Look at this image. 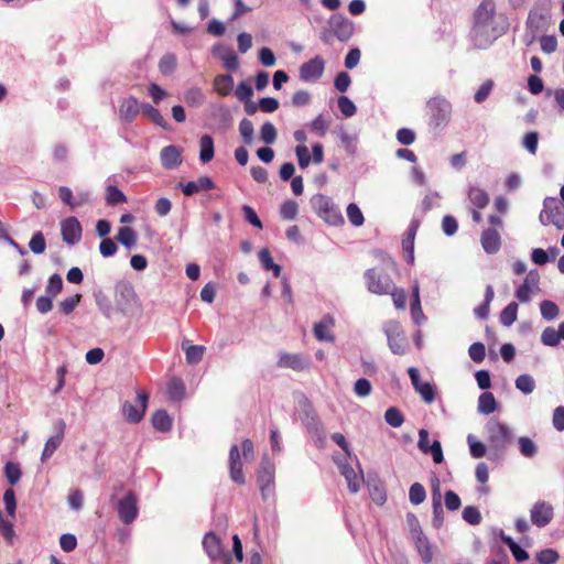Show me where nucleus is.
Segmentation results:
<instances>
[{
    "mask_svg": "<svg viewBox=\"0 0 564 564\" xmlns=\"http://www.w3.org/2000/svg\"><path fill=\"white\" fill-rule=\"evenodd\" d=\"M520 453L524 457H533L538 453L536 444L527 436H521L518 440Z\"/></svg>",
    "mask_w": 564,
    "mask_h": 564,
    "instance_id": "obj_45",
    "label": "nucleus"
},
{
    "mask_svg": "<svg viewBox=\"0 0 564 564\" xmlns=\"http://www.w3.org/2000/svg\"><path fill=\"white\" fill-rule=\"evenodd\" d=\"M518 316V304L516 302L509 303L500 313V323L503 326H511Z\"/></svg>",
    "mask_w": 564,
    "mask_h": 564,
    "instance_id": "obj_36",
    "label": "nucleus"
},
{
    "mask_svg": "<svg viewBox=\"0 0 564 564\" xmlns=\"http://www.w3.org/2000/svg\"><path fill=\"white\" fill-rule=\"evenodd\" d=\"M141 111V105L134 97L126 98L119 109V116L122 120L131 122Z\"/></svg>",
    "mask_w": 564,
    "mask_h": 564,
    "instance_id": "obj_28",
    "label": "nucleus"
},
{
    "mask_svg": "<svg viewBox=\"0 0 564 564\" xmlns=\"http://www.w3.org/2000/svg\"><path fill=\"white\" fill-rule=\"evenodd\" d=\"M336 463L340 474L347 481L349 491L352 494L358 492L361 485L364 484V474L360 465L357 463L355 468L341 459H336Z\"/></svg>",
    "mask_w": 564,
    "mask_h": 564,
    "instance_id": "obj_12",
    "label": "nucleus"
},
{
    "mask_svg": "<svg viewBox=\"0 0 564 564\" xmlns=\"http://www.w3.org/2000/svg\"><path fill=\"white\" fill-rule=\"evenodd\" d=\"M257 481L263 499H268L274 488V465L267 455L262 457Z\"/></svg>",
    "mask_w": 564,
    "mask_h": 564,
    "instance_id": "obj_9",
    "label": "nucleus"
},
{
    "mask_svg": "<svg viewBox=\"0 0 564 564\" xmlns=\"http://www.w3.org/2000/svg\"><path fill=\"white\" fill-rule=\"evenodd\" d=\"M239 133L241 135L243 143L250 145L253 142V123L249 119L243 118L239 122Z\"/></svg>",
    "mask_w": 564,
    "mask_h": 564,
    "instance_id": "obj_42",
    "label": "nucleus"
},
{
    "mask_svg": "<svg viewBox=\"0 0 564 564\" xmlns=\"http://www.w3.org/2000/svg\"><path fill=\"white\" fill-rule=\"evenodd\" d=\"M57 432L55 435L51 436L45 445L44 449L42 452L41 460L46 462L48 458L52 457L54 452L61 446L63 438H64V431L66 427V424L63 420H58L56 423Z\"/></svg>",
    "mask_w": 564,
    "mask_h": 564,
    "instance_id": "obj_20",
    "label": "nucleus"
},
{
    "mask_svg": "<svg viewBox=\"0 0 564 564\" xmlns=\"http://www.w3.org/2000/svg\"><path fill=\"white\" fill-rule=\"evenodd\" d=\"M199 160L202 163H208L213 160L215 151H214V141L213 138L208 134H205L200 138L199 141Z\"/></svg>",
    "mask_w": 564,
    "mask_h": 564,
    "instance_id": "obj_30",
    "label": "nucleus"
},
{
    "mask_svg": "<svg viewBox=\"0 0 564 564\" xmlns=\"http://www.w3.org/2000/svg\"><path fill=\"white\" fill-rule=\"evenodd\" d=\"M540 291V274L538 270H530L521 285L514 292V296L521 303H529L532 295Z\"/></svg>",
    "mask_w": 564,
    "mask_h": 564,
    "instance_id": "obj_11",
    "label": "nucleus"
},
{
    "mask_svg": "<svg viewBox=\"0 0 564 564\" xmlns=\"http://www.w3.org/2000/svg\"><path fill=\"white\" fill-rule=\"evenodd\" d=\"M229 468L230 478L237 484L245 482V476L242 473V465L240 462V453L238 445H232L229 452Z\"/></svg>",
    "mask_w": 564,
    "mask_h": 564,
    "instance_id": "obj_23",
    "label": "nucleus"
},
{
    "mask_svg": "<svg viewBox=\"0 0 564 564\" xmlns=\"http://www.w3.org/2000/svg\"><path fill=\"white\" fill-rule=\"evenodd\" d=\"M215 187L213 180L208 176H202L197 181L187 182L181 184V188L184 195L192 196L199 191H209Z\"/></svg>",
    "mask_w": 564,
    "mask_h": 564,
    "instance_id": "obj_26",
    "label": "nucleus"
},
{
    "mask_svg": "<svg viewBox=\"0 0 564 564\" xmlns=\"http://www.w3.org/2000/svg\"><path fill=\"white\" fill-rule=\"evenodd\" d=\"M367 289L375 294H389L394 286L393 281L388 274H383L376 269H369L365 273Z\"/></svg>",
    "mask_w": 564,
    "mask_h": 564,
    "instance_id": "obj_7",
    "label": "nucleus"
},
{
    "mask_svg": "<svg viewBox=\"0 0 564 564\" xmlns=\"http://www.w3.org/2000/svg\"><path fill=\"white\" fill-rule=\"evenodd\" d=\"M347 217H348L349 221L351 223V225H354L356 227L361 226L365 221V218H364V215H362L360 208L355 203H350L347 206Z\"/></svg>",
    "mask_w": 564,
    "mask_h": 564,
    "instance_id": "obj_55",
    "label": "nucleus"
},
{
    "mask_svg": "<svg viewBox=\"0 0 564 564\" xmlns=\"http://www.w3.org/2000/svg\"><path fill=\"white\" fill-rule=\"evenodd\" d=\"M469 357L473 361L482 362L486 356V348L482 343H474L468 349Z\"/></svg>",
    "mask_w": 564,
    "mask_h": 564,
    "instance_id": "obj_59",
    "label": "nucleus"
},
{
    "mask_svg": "<svg viewBox=\"0 0 564 564\" xmlns=\"http://www.w3.org/2000/svg\"><path fill=\"white\" fill-rule=\"evenodd\" d=\"M408 373L414 390L420 393L426 403H432L435 400V390L433 384L422 382L420 379V372L415 367H410L408 369Z\"/></svg>",
    "mask_w": 564,
    "mask_h": 564,
    "instance_id": "obj_18",
    "label": "nucleus"
},
{
    "mask_svg": "<svg viewBox=\"0 0 564 564\" xmlns=\"http://www.w3.org/2000/svg\"><path fill=\"white\" fill-rule=\"evenodd\" d=\"M426 498V491L423 485L414 482L411 485L409 490V500L411 503L417 506L421 505Z\"/></svg>",
    "mask_w": 564,
    "mask_h": 564,
    "instance_id": "obj_44",
    "label": "nucleus"
},
{
    "mask_svg": "<svg viewBox=\"0 0 564 564\" xmlns=\"http://www.w3.org/2000/svg\"><path fill=\"white\" fill-rule=\"evenodd\" d=\"M384 333L390 350L395 355H404L406 352V337L401 325L398 322L390 321L384 325Z\"/></svg>",
    "mask_w": 564,
    "mask_h": 564,
    "instance_id": "obj_8",
    "label": "nucleus"
},
{
    "mask_svg": "<svg viewBox=\"0 0 564 564\" xmlns=\"http://www.w3.org/2000/svg\"><path fill=\"white\" fill-rule=\"evenodd\" d=\"M553 516L552 505L543 500L535 502L530 510L531 522L539 528L546 527L552 521Z\"/></svg>",
    "mask_w": 564,
    "mask_h": 564,
    "instance_id": "obj_16",
    "label": "nucleus"
},
{
    "mask_svg": "<svg viewBox=\"0 0 564 564\" xmlns=\"http://www.w3.org/2000/svg\"><path fill=\"white\" fill-rule=\"evenodd\" d=\"M278 366L280 368H289L295 371H302L310 368L311 359L301 354L282 352L280 355Z\"/></svg>",
    "mask_w": 564,
    "mask_h": 564,
    "instance_id": "obj_19",
    "label": "nucleus"
},
{
    "mask_svg": "<svg viewBox=\"0 0 564 564\" xmlns=\"http://www.w3.org/2000/svg\"><path fill=\"white\" fill-rule=\"evenodd\" d=\"M148 394L143 391H138L135 404L126 401L122 404V414L129 423H139L145 413L148 405Z\"/></svg>",
    "mask_w": 564,
    "mask_h": 564,
    "instance_id": "obj_10",
    "label": "nucleus"
},
{
    "mask_svg": "<svg viewBox=\"0 0 564 564\" xmlns=\"http://www.w3.org/2000/svg\"><path fill=\"white\" fill-rule=\"evenodd\" d=\"M338 108L339 110L341 111V113L345 116V117H352L357 109H356V106L355 104L346 96H340L338 98Z\"/></svg>",
    "mask_w": 564,
    "mask_h": 564,
    "instance_id": "obj_61",
    "label": "nucleus"
},
{
    "mask_svg": "<svg viewBox=\"0 0 564 564\" xmlns=\"http://www.w3.org/2000/svg\"><path fill=\"white\" fill-rule=\"evenodd\" d=\"M29 247L31 251L35 254H42L45 251L46 242L42 231H36L33 234L29 242Z\"/></svg>",
    "mask_w": 564,
    "mask_h": 564,
    "instance_id": "obj_49",
    "label": "nucleus"
},
{
    "mask_svg": "<svg viewBox=\"0 0 564 564\" xmlns=\"http://www.w3.org/2000/svg\"><path fill=\"white\" fill-rule=\"evenodd\" d=\"M141 111L159 127H162L164 129L167 128L166 120L163 118L160 111L153 106L149 104H142Z\"/></svg>",
    "mask_w": 564,
    "mask_h": 564,
    "instance_id": "obj_37",
    "label": "nucleus"
},
{
    "mask_svg": "<svg viewBox=\"0 0 564 564\" xmlns=\"http://www.w3.org/2000/svg\"><path fill=\"white\" fill-rule=\"evenodd\" d=\"M83 228L76 217H67L61 221L63 241L69 246L78 243L82 239Z\"/></svg>",
    "mask_w": 564,
    "mask_h": 564,
    "instance_id": "obj_15",
    "label": "nucleus"
},
{
    "mask_svg": "<svg viewBox=\"0 0 564 564\" xmlns=\"http://www.w3.org/2000/svg\"><path fill=\"white\" fill-rule=\"evenodd\" d=\"M541 315L546 321H552L558 315L557 305L549 300L542 301L540 304Z\"/></svg>",
    "mask_w": 564,
    "mask_h": 564,
    "instance_id": "obj_51",
    "label": "nucleus"
},
{
    "mask_svg": "<svg viewBox=\"0 0 564 564\" xmlns=\"http://www.w3.org/2000/svg\"><path fill=\"white\" fill-rule=\"evenodd\" d=\"M467 197L470 204L477 209H484L489 203L488 193L477 186H470L468 188Z\"/></svg>",
    "mask_w": 564,
    "mask_h": 564,
    "instance_id": "obj_29",
    "label": "nucleus"
},
{
    "mask_svg": "<svg viewBox=\"0 0 564 564\" xmlns=\"http://www.w3.org/2000/svg\"><path fill=\"white\" fill-rule=\"evenodd\" d=\"M497 409V402L491 392H484L478 399V411L482 414H491Z\"/></svg>",
    "mask_w": 564,
    "mask_h": 564,
    "instance_id": "obj_32",
    "label": "nucleus"
},
{
    "mask_svg": "<svg viewBox=\"0 0 564 564\" xmlns=\"http://www.w3.org/2000/svg\"><path fill=\"white\" fill-rule=\"evenodd\" d=\"M313 210L321 217L325 223L332 226H338L344 223V218L339 208L333 203V200L323 194L314 195L311 200Z\"/></svg>",
    "mask_w": 564,
    "mask_h": 564,
    "instance_id": "obj_3",
    "label": "nucleus"
},
{
    "mask_svg": "<svg viewBox=\"0 0 564 564\" xmlns=\"http://www.w3.org/2000/svg\"><path fill=\"white\" fill-rule=\"evenodd\" d=\"M160 159L161 164L167 170L175 169L182 163L181 151L175 145L164 147L161 150Z\"/></svg>",
    "mask_w": 564,
    "mask_h": 564,
    "instance_id": "obj_25",
    "label": "nucleus"
},
{
    "mask_svg": "<svg viewBox=\"0 0 564 564\" xmlns=\"http://www.w3.org/2000/svg\"><path fill=\"white\" fill-rule=\"evenodd\" d=\"M119 519L126 523H132L139 513L137 505V496L134 492L129 491L122 499L117 503Z\"/></svg>",
    "mask_w": 564,
    "mask_h": 564,
    "instance_id": "obj_13",
    "label": "nucleus"
},
{
    "mask_svg": "<svg viewBox=\"0 0 564 564\" xmlns=\"http://www.w3.org/2000/svg\"><path fill=\"white\" fill-rule=\"evenodd\" d=\"M411 540L413 541L422 562L424 564H430L433 560L434 547L431 544L429 538L424 534V532H422L411 536Z\"/></svg>",
    "mask_w": 564,
    "mask_h": 564,
    "instance_id": "obj_21",
    "label": "nucleus"
},
{
    "mask_svg": "<svg viewBox=\"0 0 564 564\" xmlns=\"http://www.w3.org/2000/svg\"><path fill=\"white\" fill-rule=\"evenodd\" d=\"M184 101L189 107H199L205 101V95L200 88L192 87L185 91Z\"/></svg>",
    "mask_w": 564,
    "mask_h": 564,
    "instance_id": "obj_35",
    "label": "nucleus"
},
{
    "mask_svg": "<svg viewBox=\"0 0 564 564\" xmlns=\"http://www.w3.org/2000/svg\"><path fill=\"white\" fill-rule=\"evenodd\" d=\"M481 246L489 254H495L501 246L500 235L496 229H486L481 235Z\"/></svg>",
    "mask_w": 564,
    "mask_h": 564,
    "instance_id": "obj_27",
    "label": "nucleus"
},
{
    "mask_svg": "<svg viewBox=\"0 0 564 564\" xmlns=\"http://www.w3.org/2000/svg\"><path fill=\"white\" fill-rule=\"evenodd\" d=\"M339 140L348 154L352 155L356 153L358 143V138L356 134H350L347 131L341 130L339 132Z\"/></svg>",
    "mask_w": 564,
    "mask_h": 564,
    "instance_id": "obj_39",
    "label": "nucleus"
},
{
    "mask_svg": "<svg viewBox=\"0 0 564 564\" xmlns=\"http://www.w3.org/2000/svg\"><path fill=\"white\" fill-rule=\"evenodd\" d=\"M4 474L10 485H15L21 478V469L19 464L9 462L4 466Z\"/></svg>",
    "mask_w": 564,
    "mask_h": 564,
    "instance_id": "obj_54",
    "label": "nucleus"
},
{
    "mask_svg": "<svg viewBox=\"0 0 564 564\" xmlns=\"http://www.w3.org/2000/svg\"><path fill=\"white\" fill-rule=\"evenodd\" d=\"M152 424L155 430L166 432L172 426V420L164 410H159L152 415Z\"/></svg>",
    "mask_w": 564,
    "mask_h": 564,
    "instance_id": "obj_34",
    "label": "nucleus"
},
{
    "mask_svg": "<svg viewBox=\"0 0 564 564\" xmlns=\"http://www.w3.org/2000/svg\"><path fill=\"white\" fill-rule=\"evenodd\" d=\"M203 546L212 560H217L224 556L221 541L214 532H208L205 534L203 539Z\"/></svg>",
    "mask_w": 564,
    "mask_h": 564,
    "instance_id": "obj_24",
    "label": "nucleus"
},
{
    "mask_svg": "<svg viewBox=\"0 0 564 564\" xmlns=\"http://www.w3.org/2000/svg\"><path fill=\"white\" fill-rule=\"evenodd\" d=\"M215 90L221 95L227 96L232 91L234 88V78L231 75L223 74L218 75L214 79Z\"/></svg>",
    "mask_w": 564,
    "mask_h": 564,
    "instance_id": "obj_31",
    "label": "nucleus"
},
{
    "mask_svg": "<svg viewBox=\"0 0 564 564\" xmlns=\"http://www.w3.org/2000/svg\"><path fill=\"white\" fill-rule=\"evenodd\" d=\"M325 69V62L321 56L305 62L300 67V78L303 82H315L322 77Z\"/></svg>",
    "mask_w": 564,
    "mask_h": 564,
    "instance_id": "obj_17",
    "label": "nucleus"
},
{
    "mask_svg": "<svg viewBox=\"0 0 564 564\" xmlns=\"http://www.w3.org/2000/svg\"><path fill=\"white\" fill-rule=\"evenodd\" d=\"M335 321L330 315H325L321 322L314 325V336L317 340L333 343L335 340L332 334Z\"/></svg>",
    "mask_w": 564,
    "mask_h": 564,
    "instance_id": "obj_22",
    "label": "nucleus"
},
{
    "mask_svg": "<svg viewBox=\"0 0 564 564\" xmlns=\"http://www.w3.org/2000/svg\"><path fill=\"white\" fill-rule=\"evenodd\" d=\"M430 123L435 129L445 128L452 115V105L444 98H433L429 101Z\"/></svg>",
    "mask_w": 564,
    "mask_h": 564,
    "instance_id": "obj_5",
    "label": "nucleus"
},
{
    "mask_svg": "<svg viewBox=\"0 0 564 564\" xmlns=\"http://www.w3.org/2000/svg\"><path fill=\"white\" fill-rule=\"evenodd\" d=\"M276 129L271 122H264L260 129V138L265 144H272L276 140Z\"/></svg>",
    "mask_w": 564,
    "mask_h": 564,
    "instance_id": "obj_50",
    "label": "nucleus"
},
{
    "mask_svg": "<svg viewBox=\"0 0 564 564\" xmlns=\"http://www.w3.org/2000/svg\"><path fill=\"white\" fill-rule=\"evenodd\" d=\"M117 240L122 246L130 249V248L134 247L137 243V234L131 227L124 226V227L119 228L118 234H117Z\"/></svg>",
    "mask_w": 564,
    "mask_h": 564,
    "instance_id": "obj_33",
    "label": "nucleus"
},
{
    "mask_svg": "<svg viewBox=\"0 0 564 564\" xmlns=\"http://www.w3.org/2000/svg\"><path fill=\"white\" fill-rule=\"evenodd\" d=\"M514 384H516V388L524 394H530L535 389V381H534L533 377L530 375H527V373L520 375L516 379Z\"/></svg>",
    "mask_w": 564,
    "mask_h": 564,
    "instance_id": "obj_40",
    "label": "nucleus"
},
{
    "mask_svg": "<svg viewBox=\"0 0 564 564\" xmlns=\"http://www.w3.org/2000/svg\"><path fill=\"white\" fill-rule=\"evenodd\" d=\"M167 393L170 399L180 401L185 393L183 381L178 378H172L167 383Z\"/></svg>",
    "mask_w": 564,
    "mask_h": 564,
    "instance_id": "obj_38",
    "label": "nucleus"
},
{
    "mask_svg": "<svg viewBox=\"0 0 564 564\" xmlns=\"http://www.w3.org/2000/svg\"><path fill=\"white\" fill-rule=\"evenodd\" d=\"M509 19L497 12L495 0H482L476 8L470 29V40L476 48L486 50L509 30Z\"/></svg>",
    "mask_w": 564,
    "mask_h": 564,
    "instance_id": "obj_1",
    "label": "nucleus"
},
{
    "mask_svg": "<svg viewBox=\"0 0 564 564\" xmlns=\"http://www.w3.org/2000/svg\"><path fill=\"white\" fill-rule=\"evenodd\" d=\"M540 221L546 226L553 224L557 228L564 226V206L555 197H546L540 214Z\"/></svg>",
    "mask_w": 564,
    "mask_h": 564,
    "instance_id": "obj_6",
    "label": "nucleus"
},
{
    "mask_svg": "<svg viewBox=\"0 0 564 564\" xmlns=\"http://www.w3.org/2000/svg\"><path fill=\"white\" fill-rule=\"evenodd\" d=\"M551 22V12L546 4L534 6L529 14L525 22L527 30L531 32L532 39L536 34L547 30Z\"/></svg>",
    "mask_w": 564,
    "mask_h": 564,
    "instance_id": "obj_4",
    "label": "nucleus"
},
{
    "mask_svg": "<svg viewBox=\"0 0 564 564\" xmlns=\"http://www.w3.org/2000/svg\"><path fill=\"white\" fill-rule=\"evenodd\" d=\"M539 133L531 131L523 137L522 145L531 153L535 154L538 151Z\"/></svg>",
    "mask_w": 564,
    "mask_h": 564,
    "instance_id": "obj_60",
    "label": "nucleus"
},
{
    "mask_svg": "<svg viewBox=\"0 0 564 564\" xmlns=\"http://www.w3.org/2000/svg\"><path fill=\"white\" fill-rule=\"evenodd\" d=\"M560 340L558 333L553 327H546L541 334V341L545 346L554 347L558 345Z\"/></svg>",
    "mask_w": 564,
    "mask_h": 564,
    "instance_id": "obj_56",
    "label": "nucleus"
},
{
    "mask_svg": "<svg viewBox=\"0 0 564 564\" xmlns=\"http://www.w3.org/2000/svg\"><path fill=\"white\" fill-rule=\"evenodd\" d=\"M0 534L6 540L8 544H13L15 532L13 528V523L3 518L2 512L0 511Z\"/></svg>",
    "mask_w": 564,
    "mask_h": 564,
    "instance_id": "obj_43",
    "label": "nucleus"
},
{
    "mask_svg": "<svg viewBox=\"0 0 564 564\" xmlns=\"http://www.w3.org/2000/svg\"><path fill=\"white\" fill-rule=\"evenodd\" d=\"M106 199L109 205H118L127 200L124 194L113 185L107 187Z\"/></svg>",
    "mask_w": 564,
    "mask_h": 564,
    "instance_id": "obj_53",
    "label": "nucleus"
},
{
    "mask_svg": "<svg viewBox=\"0 0 564 564\" xmlns=\"http://www.w3.org/2000/svg\"><path fill=\"white\" fill-rule=\"evenodd\" d=\"M299 213V205L295 200H285L280 208V215L283 219L293 220Z\"/></svg>",
    "mask_w": 564,
    "mask_h": 564,
    "instance_id": "obj_46",
    "label": "nucleus"
},
{
    "mask_svg": "<svg viewBox=\"0 0 564 564\" xmlns=\"http://www.w3.org/2000/svg\"><path fill=\"white\" fill-rule=\"evenodd\" d=\"M419 224L416 221H412L410 227L406 230V234L402 240L403 250H412L414 249V239L416 235Z\"/></svg>",
    "mask_w": 564,
    "mask_h": 564,
    "instance_id": "obj_58",
    "label": "nucleus"
},
{
    "mask_svg": "<svg viewBox=\"0 0 564 564\" xmlns=\"http://www.w3.org/2000/svg\"><path fill=\"white\" fill-rule=\"evenodd\" d=\"M552 423L556 431L563 432L564 431V406L560 405L554 409L553 416H552Z\"/></svg>",
    "mask_w": 564,
    "mask_h": 564,
    "instance_id": "obj_64",
    "label": "nucleus"
},
{
    "mask_svg": "<svg viewBox=\"0 0 564 564\" xmlns=\"http://www.w3.org/2000/svg\"><path fill=\"white\" fill-rule=\"evenodd\" d=\"M176 68V56L172 53L165 54L159 62V69L164 75H170Z\"/></svg>",
    "mask_w": 564,
    "mask_h": 564,
    "instance_id": "obj_48",
    "label": "nucleus"
},
{
    "mask_svg": "<svg viewBox=\"0 0 564 564\" xmlns=\"http://www.w3.org/2000/svg\"><path fill=\"white\" fill-rule=\"evenodd\" d=\"M204 352H205L204 346H198V345L189 346L185 349L186 361L191 365L198 364L203 359Z\"/></svg>",
    "mask_w": 564,
    "mask_h": 564,
    "instance_id": "obj_52",
    "label": "nucleus"
},
{
    "mask_svg": "<svg viewBox=\"0 0 564 564\" xmlns=\"http://www.w3.org/2000/svg\"><path fill=\"white\" fill-rule=\"evenodd\" d=\"M328 23L332 32L340 42H347L354 34V23L343 14H333Z\"/></svg>",
    "mask_w": 564,
    "mask_h": 564,
    "instance_id": "obj_14",
    "label": "nucleus"
},
{
    "mask_svg": "<svg viewBox=\"0 0 564 564\" xmlns=\"http://www.w3.org/2000/svg\"><path fill=\"white\" fill-rule=\"evenodd\" d=\"M485 435L488 443V458H501L513 443L512 430L496 419L489 420L485 425Z\"/></svg>",
    "mask_w": 564,
    "mask_h": 564,
    "instance_id": "obj_2",
    "label": "nucleus"
},
{
    "mask_svg": "<svg viewBox=\"0 0 564 564\" xmlns=\"http://www.w3.org/2000/svg\"><path fill=\"white\" fill-rule=\"evenodd\" d=\"M557 560L558 553L553 549H545L536 555V561L540 564H554Z\"/></svg>",
    "mask_w": 564,
    "mask_h": 564,
    "instance_id": "obj_63",
    "label": "nucleus"
},
{
    "mask_svg": "<svg viewBox=\"0 0 564 564\" xmlns=\"http://www.w3.org/2000/svg\"><path fill=\"white\" fill-rule=\"evenodd\" d=\"M467 443L469 445L470 455L474 458H481L486 455L487 446L482 442L478 441L473 434L467 436Z\"/></svg>",
    "mask_w": 564,
    "mask_h": 564,
    "instance_id": "obj_41",
    "label": "nucleus"
},
{
    "mask_svg": "<svg viewBox=\"0 0 564 564\" xmlns=\"http://www.w3.org/2000/svg\"><path fill=\"white\" fill-rule=\"evenodd\" d=\"M386 422L392 427H400L404 422V416L397 408H389L384 413Z\"/></svg>",
    "mask_w": 564,
    "mask_h": 564,
    "instance_id": "obj_47",
    "label": "nucleus"
},
{
    "mask_svg": "<svg viewBox=\"0 0 564 564\" xmlns=\"http://www.w3.org/2000/svg\"><path fill=\"white\" fill-rule=\"evenodd\" d=\"M63 289V280H62V276L57 273L53 274L50 276L48 279V283L46 285V293L54 297L56 296L58 293H61Z\"/></svg>",
    "mask_w": 564,
    "mask_h": 564,
    "instance_id": "obj_57",
    "label": "nucleus"
},
{
    "mask_svg": "<svg viewBox=\"0 0 564 564\" xmlns=\"http://www.w3.org/2000/svg\"><path fill=\"white\" fill-rule=\"evenodd\" d=\"M310 127L313 131H315L318 135H325L326 131L329 127V121L323 116L318 115L311 123Z\"/></svg>",
    "mask_w": 564,
    "mask_h": 564,
    "instance_id": "obj_62",
    "label": "nucleus"
}]
</instances>
